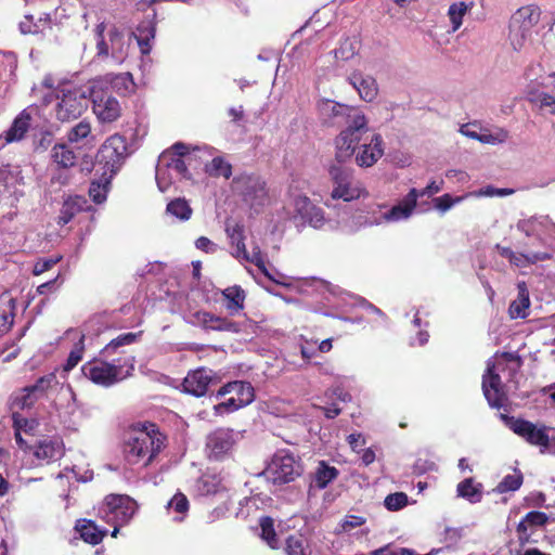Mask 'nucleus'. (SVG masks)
I'll list each match as a JSON object with an SVG mask.
<instances>
[{
	"instance_id": "9d476101",
	"label": "nucleus",
	"mask_w": 555,
	"mask_h": 555,
	"mask_svg": "<svg viewBox=\"0 0 555 555\" xmlns=\"http://www.w3.org/2000/svg\"><path fill=\"white\" fill-rule=\"evenodd\" d=\"M300 466L294 456L287 453L275 454L267 468V475L274 485L292 482L300 476Z\"/></svg>"
},
{
	"instance_id": "2f4dec72",
	"label": "nucleus",
	"mask_w": 555,
	"mask_h": 555,
	"mask_svg": "<svg viewBox=\"0 0 555 555\" xmlns=\"http://www.w3.org/2000/svg\"><path fill=\"white\" fill-rule=\"evenodd\" d=\"M77 529L80 532L81 539L91 545L100 544L107 534L106 529L101 530L92 520L85 519L83 524Z\"/></svg>"
},
{
	"instance_id": "c85d7f7f",
	"label": "nucleus",
	"mask_w": 555,
	"mask_h": 555,
	"mask_svg": "<svg viewBox=\"0 0 555 555\" xmlns=\"http://www.w3.org/2000/svg\"><path fill=\"white\" fill-rule=\"evenodd\" d=\"M547 520L548 517L544 512L531 511L527 513L516 528V531L519 534V539L528 540V527H541L544 526Z\"/></svg>"
},
{
	"instance_id": "aec40b11",
	"label": "nucleus",
	"mask_w": 555,
	"mask_h": 555,
	"mask_svg": "<svg viewBox=\"0 0 555 555\" xmlns=\"http://www.w3.org/2000/svg\"><path fill=\"white\" fill-rule=\"evenodd\" d=\"M227 393H232L237 399L238 404H242L243 406L253 402L255 398L251 384L243 380L230 382L222 386L218 391L219 396H224Z\"/></svg>"
},
{
	"instance_id": "c03bdc74",
	"label": "nucleus",
	"mask_w": 555,
	"mask_h": 555,
	"mask_svg": "<svg viewBox=\"0 0 555 555\" xmlns=\"http://www.w3.org/2000/svg\"><path fill=\"white\" fill-rule=\"evenodd\" d=\"M551 258V254L548 253H529V254H516L515 258L509 259V262L517 266L524 267L527 264H534L539 261H544Z\"/></svg>"
},
{
	"instance_id": "e433bc0d",
	"label": "nucleus",
	"mask_w": 555,
	"mask_h": 555,
	"mask_svg": "<svg viewBox=\"0 0 555 555\" xmlns=\"http://www.w3.org/2000/svg\"><path fill=\"white\" fill-rule=\"evenodd\" d=\"M166 211L181 221L191 218L193 209L185 198H175L167 204Z\"/></svg>"
},
{
	"instance_id": "20e7f679",
	"label": "nucleus",
	"mask_w": 555,
	"mask_h": 555,
	"mask_svg": "<svg viewBox=\"0 0 555 555\" xmlns=\"http://www.w3.org/2000/svg\"><path fill=\"white\" fill-rule=\"evenodd\" d=\"M346 126V129L340 131L335 139V158L338 163H345L354 154L356 147L362 141L363 134L369 130L367 120L360 112L354 114Z\"/></svg>"
},
{
	"instance_id": "13d9d810",
	"label": "nucleus",
	"mask_w": 555,
	"mask_h": 555,
	"mask_svg": "<svg viewBox=\"0 0 555 555\" xmlns=\"http://www.w3.org/2000/svg\"><path fill=\"white\" fill-rule=\"evenodd\" d=\"M61 260V257H50V258H41L39 259L33 269L34 275H40L49 270H51L59 261Z\"/></svg>"
},
{
	"instance_id": "680f3d73",
	"label": "nucleus",
	"mask_w": 555,
	"mask_h": 555,
	"mask_svg": "<svg viewBox=\"0 0 555 555\" xmlns=\"http://www.w3.org/2000/svg\"><path fill=\"white\" fill-rule=\"evenodd\" d=\"M294 206H295L296 212L302 218L306 214H308V210L313 209V207L315 205L311 202V199L309 197L304 195V196H297L295 198Z\"/></svg>"
},
{
	"instance_id": "a19ab883",
	"label": "nucleus",
	"mask_w": 555,
	"mask_h": 555,
	"mask_svg": "<svg viewBox=\"0 0 555 555\" xmlns=\"http://www.w3.org/2000/svg\"><path fill=\"white\" fill-rule=\"evenodd\" d=\"M259 526L261 529V539L266 541L271 548H278V535L274 529L273 519L270 516H263L259 520Z\"/></svg>"
},
{
	"instance_id": "79ce46f5",
	"label": "nucleus",
	"mask_w": 555,
	"mask_h": 555,
	"mask_svg": "<svg viewBox=\"0 0 555 555\" xmlns=\"http://www.w3.org/2000/svg\"><path fill=\"white\" fill-rule=\"evenodd\" d=\"M59 385V380L55 373H49L44 376L39 377L34 385L29 386V390L34 391L35 395L39 396V399L47 395V392Z\"/></svg>"
},
{
	"instance_id": "4be33fe9",
	"label": "nucleus",
	"mask_w": 555,
	"mask_h": 555,
	"mask_svg": "<svg viewBox=\"0 0 555 555\" xmlns=\"http://www.w3.org/2000/svg\"><path fill=\"white\" fill-rule=\"evenodd\" d=\"M87 199L81 195H74L67 197L61 207L60 215L57 217V224L63 227L69 223L73 218L80 211L86 210Z\"/></svg>"
},
{
	"instance_id": "a18cd8bd",
	"label": "nucleus",
	"mask_w": 555,
	"mask_h": 555,
	"mask_svg": "<svg viewBox=\"0 0 555 555\" xmlns=\"http://www.w3.org/2000/svg\"><path fill=\"white\" fill-rule=\"evenodd\" d=\"M39 400V396L29 390V386L24 387L21 393L13 399V405L21 410L30 409Z\"/></svg>"
},
{
	"instance_id": "2eb2a0df",
	"label": "nucleus",
	"mask_w": 555,
	"mask_h": 555,
	"mask_svg": "<svg viewBox=\"0 0 555 555\" xmlns=\"http://www.w3.org/2000/svg\"><path fill=\"white\" fill-rule=\"evenodd\" d=\"M92 109L100 122H113L121 116V106L116 98L108 93H94Z\"/></svg>"
},
{
	"instance_id": "69168bd1",
	"label": "nucleus",
	"mask_w": 555,
	"mask_h": 555,
	"mask_svg": "<svg viewBox=\"0 0 555 555\" xmlns=\"http://www.w3.org/2000/svg\"><path fill=\"white\" fill-rule=\"evenodd\" d=\"M195 246L207 254H214L217 251V245L206 236H199L195 241Z\"/></svg>"
},
{
	"instance_id": "49530a36",
	"label": "nucleus",
	"mask_w": 555,
	"mask_h": 555,
	"mask_svg": "<svg viewBox=\"0 0 555 555\" xmlns=\"http://www.w3.org/2000/svg\"><path fill=\"white\" fill-rule=\"evenodd\" d=\"M85 351V335H81L79 340L75 344L73 350L69 352L66 363L63 369L66 372L72 371L82 359Z\"/></svg>"
},
{
	"instance_id": "473e14b6",
	"label": "nucleus",
	"mask_w": 555,
	"mask_h": 555,
	"mask_svg": "<svg viewBox=\"0 0 555 555\" xmlns=\"http://www.w3.org/2000/svg\"><path fill=\"white\" fill-rule=\"evenodd\" d=\"M338 476V469L330 466L325 461H321L314 473L313 482L318 489H324Z\"/></svg>"
},
{
	"instance_id": "f257e3e1",
	"label": "nucleus",
	"mask_w": 555,
	"mask_h": 555,
	"mask_svg": "<svg viewBox=\"0 0 555 555\" xmlns=\"http://www.w3.org/2000/svg\"><path fill=\"white\" fill-rule=\"evenodd\" d=\"M167 437L156 424L149 423L132 429L124 442V457L131 465H150L166 446Z\"/></svg>"
},
{
	"instance_id": "423d86ee",
	"label": "nucleus",
	"mask_w": 555,
	"mask_h": 555,
	"mask_svg": "<svg viewBox=\"0 0 555 555\" xmlns=\"http://www.w3.org/2000/svg\"><path fill=\"white\" fill-rule=\"evenodd\" d=\"M540 10L528 5L518 9L511 17L508 38L514 50H520L540 21Z\"/></svg>"
},
{
	"instance_id": "bb28decb",
	"label": "nucleus",
	"mask_w": 555,
	"mask_h": 555,
	"mask_svg": "<svg viewBox=\"0 0 555 555\" xmlns=\"http://www.w3.org/2000/svg\"><path fill=\"white\" fill-rule=\"evenodd\" d=\"M31 122V115L23 109L13 120L11 127L5 131L7 142L21 141L28 131Z\"/></svg>"
},
{
	"instance_id": "72a5a7b5",
	"label": "nucleus",
	"mask_w": 555,
	"mask_h": 555,
	"mask_svg": "<svg viewBox=\"0 0 555 555\" xmlns=\"http://www.w3.org/2000/svg\"><path fill=\"white\" fill-rule=\"evenodd\" d=\"M34 455L38 460L51 461L61 455L60 444L56 440L44 439L38 441L34 450Z\"/></svg>"
},
{
	"instance_id": "bf43d9fd",
	"label": "nucleus",
	"mask_w": 555,
	"mask_h": 555,
	"mask_svg": "<svg viewBox=\"0 0 555 555\" xmlns=\"http://www.w3.org/2000/svg\"><path fill=\"white\" fill-rule=\"evenodd\" d=\"M366 522L365 517L358 515H347L340 522V529L344 532H348L357 527H361Z\"/></svg>"
},
{
	"instance_id": "f704fd0d",
	"label": "nucleus",
	"mask_w": 555,
	"mask_h": 555,
	"mask_svg": "<svg viewBox=\"0 0 555 555\" xmlns=\"http://www.w3.org/2000/svg\"><path fill=\"white\" fill-rule=\"evenodd\" d=\"M205 171L214 178L229 179L232 176V165L224 157L216 156L206 165Z\"/></svg>"
},
{
	"instance_id": "f3484780",
	"label": "nucleus",
	"mask_w": 555,
	"mask_h": 555,
	"mask_svg": "<svg viewBox=\"0 0 555 555\" xmlns=\"http://www.w3.org/2000/svg\"><path fill=\"white\" fill-rule=\"evenodd\" d=\"M383 139L380 134H374L369 143H363L356 154V163L360 167H372L383 156Z\"/></svg>"
},
{
	"instance_id": "f03ea898",
	"label": "nucleus",
	"mask_w": 555,
	"mask_h": 555,
	"mask_svg": "<svg viewBox=\"0 0 555 555\" xmlns=\"http://www.w3.org/2000/svg\"><path fill=\"white\" fill-rule=\"evenodd\" d=\"M134 370L133 359H120L109 363L101 359H93L86 362L82 367V374L93 384L103 387H109L119 380L131 375Z\"/></svg>"
},
{
	"instance_id": "58836bf2",
	"label": "nucleus",
	"mask_w": 555,
	"mask_h": 555,
	"mask_svg": "<svg viewBox=\"0 0 555 555\" xmlns=\"http://www.w3.org/2000/svg\"><path fill=\"white\" fill-rule=\"evenodd\" d=\"M39 423L35 418L23 417L20 413L12 414V427L14 431L24 433L27 436H35Z\"/></svg>"
},
{
	"instance_id": "a878e982",
	"label": "nucleus",
	"mask_w": 555,
	"mask_h": 555,
	"mask_svg": "<svg viewBox=\"0 0 555 555\" xmlns=\"http://www.w3.org/2000/svg\"><path fill=\"white\" fill-rule=\"evenodd\" d=\"M518 295L508 307V314L511 319H525L528 317V310L530 307L529 291L525 282H520L517 285Z\"/></svg>"
},
{
	"instance_id": "3c124183",
	"label": "nucleus",
	"mask_w": 555,
	"mask_h": 555,
	"mask_svg": "<svg viewBox=\"0 0 555 555\" xmlns=\"http://www.w3.org/2000/svg\"><path fill=\"white\" fill-rule=\"evenodd\" d=\"M109 177L105 179V183L99 181H92L89 188V196L96 204H101L106 199L107 184L109 183Z\"/></svg>"
},
{
	"instance_id": "ddd939ff",
	"label": "nucleus",
	"mask_w": 555,
	"mask_h": 555,
	"mask_svg": "<svg viewBox=\"0 0 555 555\" xmlns=\"http://www.w3.org/2000/svg\"><path fill=\"white\" fill-rule=\"evenodd\" d=\"M482 391L488 403L501 409L506 401V395L500 375L495 372V364L488 362L487 371L482 376Z\"/></svg>"
},
{
	"instance_id": "09e8293b",
	"label": "nucleus",
	"mask_w": 555,
	"mask_h": 555,
	"mask_svg": "<svg viewBox=\"0 0 555 555\" xmlns=\"http://www.w3.org/2000/svg\"><path fill=\"white\" fill-rule=\"evenodd\" d=\"M246 261L254 263L260 272L270 281L276 282L266 266L263 255L258 246L253 248L251 255L247 254L244 258Z\"/></svg>"
},
{
	"instance_id": "7ed1b4c3",
	"label": "nucleus",
	"mask_w": 555,
	"mask_h": 555,
	"mask_svg": "<svg viewBox=\"0 0 555 555\" xmlns=\"http://www.w3.org/2000/svg\"><path fill=\"white\" fill-rule=\"evenodd\" d=\"M137 509V502L129 495L112 493L104 498L99 507V516L105 522L114 526L111 535L116 538L119 528L127 525L132 519Z\"/></svg>"
},
{
	"instance_id": "e2e57ef3",
	"label": "nucleus",
	"mask_w": 555,
	"mask_h": 555,
	"mask_svg": "<svg viewBox=\"0 0 555 555\" xmlns=\"http://www.w3.org/2000/svg\"><path fill=\"white\" fill-rule=\"evenodd\" d=\"M53 142V133L50 131H43L40 133L39 139L35 142L36 151H47Z\"/></svg>"
},
{
	"instance_id": "8fccbe9b",
	"label": "nucleus",
	"mask_w": 555,
	"mask_h": 555,
	"mask_svg": "<svg viewBox=\"0 0 555 555\" xmlns=\"http://www.w3.org/2000/svg\"><path fill=\"white\" fill-rule=\"evenodd\" d=\"M528 100L531 103H539L541 108H548L551 114H555V96L546 92H529Z\"/></svg>"
},
{
	"instance_id": "0eeeda50",
	"label": "nucleus",
	"mask_w": 555,
	"mask_h": 555,
	"mask_svg": "<svg viewBox=\"0 0 555 555\" xmlns=\"http://www.w3.org/2000/svg\"><path fill=\"white\" fill-rule=\"evenodd\" d=\"M328 175L333 182V190L331 197L333 199H343L344 202H351L367 195V192L359 181H356L352 172L339 165H332L328 169Z\"/></svg>"
},
{
	"instance_id": "f8f14e48",
	"label": "nucleus",
	"mask_w": 555,
	"mask_h": 555,
	"mask_svg": "<svg viewBox=\"0 0 555 555\" xmlns=\"http://www.w3.org/2000/svg\"><path fill=\"white\" fill-rule=\"evenodd\" d=\"M235 434L233 429L219 427L208 434L206 438V450L208 457L220 461L228 456L235 444Z\"/></svg>"
},
{
	"instance_id": "4c0bfd02",
	"label": "nucleus",
	"mask_w": 555,
	"mask_h": 555,
	"mask_svg": "<svg viewBox=\"0 0 555 555\" xmlns=\"http://www.w3.org/2000/svg\"><path fill=\"white\" fill-rule=\"evenodd\" d=\"M285 555H311L309 547L301 534H291L285 540Z\"/></svg>"
},
{
	"instance_id": "774afa93",
	"label": "nucleus",
	"mask_w": 555,
	"mask_h": 555,
	"mask_svg": "<svg viewBox=\"0 0 555 555\" xmlns=\"http://www.w3.org/2000/svg\"><path fill=\"white\" fill-rule=\"evenodd\" d=\"M170 167L184 178L191 177L188 166H186L185 162L183 160V158H180V157L173 158L170 164Z\"/></svg>"
},
{
	"instance_id": "c9c22d12",
	"label": "nucleus",
	"mask_w": 555,
	"mask_h": 555,
	"mask_svg": "<svg viewBox=\"0 0 555 555\" xmlns=\"http://www.w3.org/2000/svg\"><path fill=\"white\" fill-rule=\"evenodd\" d=\"M106 80L118 93L127 94L134 90V81L130 73L107 74Z\"/></svg>"
},
{
	"instance_id": "412c9836",
	"label": "nucleus",
	"mask_w": 555,
	"mask_h": 555,
	"mask_svg": "<svg viewBox=\"0 0 555 555\" xmlns=\"http://www.w3.org/2000/svg\"><path fill=\"white\" fill-rule=\"evenodd\" d=\"M52 163L60 169H69L77 164V155L67 142L55 143L50 153Z\"/></svg>"
},
{
	"instance_id": "5fc2aeb1",
	"label": "nucleus",
	"mask_w": 555,
	"mask_h": 555,
	"mask_svg": "<svg viewBox=\"0 0 555 555\" xmlns=\"http://www.w3.org/2000/svg\"><path fill=\"white\" fill-rule=\"evenodd\" d=\"M168 507L172 508L178 514L184 515L189 511L190 503L183 493L177 492L168 502Z\"/></svg>"
},
{
	"instance_id": "6ab92c4d",
	"label": "nucleus",
	"mask_w": 555,
	"mask_h": 555,
	"mask_svg": "<svg viewBox=\"0 0 555 555\" xmlns=\"http://www.w3.org/2000/svg\"><path fill=\"white\" fill-rule=\"evenodd\" d=\"M66 140L67 143L74 144L78 147H93L96 142V138L92 132L91 122L88 119H82L76 125H74L66 132Z\"/></svg>"
},
{
	"instance_id": "39448f33",
	"label": "nucleus",
	"mask_w": 555,
	"mask_h": 555,
	"mask_svg": "<svg viewBox=\"0 0 555 555\" xmlns=\"http://www.w3.org/2000/svg\"><path fill=\"white\" fill-rule=\"evenodd\" d=\"M128 155L127 140L119 133L108 137L96 153V164L102 166L103 176L112 178L121 167Z\"/></svg>"
},
{
	"instance_id": "4d7b16f0",
	"label": "nucleus",
	"mask_w": 555,
	"mask_h": 555,
	"mask_svg": "<svg viewBox=\"0 0 555 555\" xmlns=\"http://www.w3.org/2000/svg\"><path fill=\"white\" fill-rule=\"evenodd\" d=\"M541 225V222L537 218H529L520 220L517 223V229L525 233L527 236H535L538 235V228Z\"/></svg>"
},
{
	"instance_id": "c756f323",
	"label": "nucleus",
	"mask_w": 555,
	"mask_h": 555,
	"mask_svg": "<svg viewBox=\"0 0 555 555\" xmlns=\"http://www.w3.org/2000/svg\"><path fill=\"white\" fill-rule=\"evenodd\" d=\"M140 47L142 54L151 52V40L155 37V25L151 21H143L137 27V33L133 34Z\"/></svg>"
},
{
	"instance_id": "5701e85b",
	"label": "nucleus",
	"mask_w": 555,
	"mask_h": 555,
	"mask_svg": "<svg viewBox=\"0 0 555 555\" xmlns=\"http://www.w3.org/2000/svg\"><path fill=\"white\" fill-rule=\"evenodd\" d=\"M350 83L357 89L362 100L372 102L377 93L378 87L375 78L363 76L361 73H352L349 77Z\"/></svg>"
},
{
	"instance_id": "7c9ffc66",
	"label": "nucleus",
	"mask_w": 555,
	"mask_h": 555,
	"mask_svg": "<svg viewBox=\"0 0 555 555\" xmlns=\"http://www.w3.org/2000/svg\"><path fill=\"white\" fill-rule=\"evenodd\" d=\"M457 495L468 500L470 503L480 502L482 499V485L476 483L474 478H465L456 487Z\"/></svg>"
},
{
	"instance_id": "052dcab7",
	"label": "nucleus",
	"mask_w": 555,
	"mask_h": 555,
	"mask_svg": "<svg viewBox=\"0 0 555 555\" xmlns=\"http://www.w3.org/2000/svg\"><path fill=\"white\" fill-rule=\"evenodd\" d=\"M225 232L232 245L236 242L245 241L244 227L240 223L227 224Z\"/></svg>"
},
{
	"instance_id": "de8ad7c7",
	"label": "nucleus",
	"mask_w": 555,
	"mask_h": 555,
	"mask_svg": "<svg viewBox=\"0 0 555 555\" xmlns=\"http://www.w3.org/2000/svg\"><path fill=\"white\" fill-rule=\"evenodd\" d=\"M467 4L463 1L452 3L449 8L448 15L452 24L453 30H457L462 23H463V16L467 12Z\"/></svg>"
},
{
	"instance_id": "338daca9",
	"label": "nucleus",
	"mask_w": 555,
	"mask_h": 555,
	"mask_svg": "<svg viewBox=\"0 0 555 555\" xmlns=\"http://www.w3.org/2000/svg\"><path fill=\"white\" fill-rule=\"evenodd\" d=\"M240 408H243L242 404H238V401L237 399L232 396L231 398H229L228 400H225L224 402H221L219 403L218 405L215 406V410L217 412H233Z\"/></svg>"
},
{
	"instance_id": "1a4fd4ad",
	"label": "nucleus",
	"mask_w": 555,
	"mask_h": 555,
	"mask_svg": "<svg viewBox=\"0 0 555 555\" xmlns=\"http://www.w3.org/2000/svg\"><path fill=\"white\" fill-rule=\"evenodd\" d=\"M232 188L250 206L261 204L267 197L266 182L257 175L236 176L232 181Z\"/></svg>"
},
{
	"instance_id": "393cba45",
	"label": "nucleus",
	"mask_w": 555,
	"mask_h": 555,
	"mask_svg": "<svg viewBox=\"0 0 555 555\" xmlns=\"http://www.w3.org/2000/svg\"><path fill=\"white\" fill-rule=\"evenodd\" d=\"M418 198L417 190L411 189L404 198L403 204L393 206L389 211L384 214L386 221H398L408 218L416 206Z\"/></svg>"
},
{
	"instance_id": "dca6fc26",
	"label": "nucleus",
	"mask_w": 555,
	"mask_h": 555,
	"mask_svg": "<svg viewBox=\"0 0 555 555\" xmlns=\"http://www.w3.org/2000/svg\"><path fill=\"white\" fill-rule=\"evenodd\" d=\"M194 323L206 331L238 333L240 324L225 317L216 315L208 311H196L193 314Z\"/></svg>"
},
{
	"instance_id": "9b49d317",
	"label": "nucleus",
	"mask_w": 555,
	"mask_h": 555,
	"mask_svg": "<svg viewBox=\"0 0 555 555\" xmlns=\"http://www.w3.org/2000/svg\"><path fill=\"white\" fill-rule=\"evenodd\" d=\"M318 111L323 124L331 127L345 126L349 124L354 114L359 113L351 106L332 100H321L318 103Z\"/></svg>"
},
{
	"instance_id": "cd10ccee",
	"label": "nucleus",
	"mask_w": 555,
	"mask_h": 555,
	"mask_svg": "<svg viewBox=\"0 0 555 555\" xmlns=\"http://www.w3.org/2000/svg\"><path fill=\"white\" fill-rule=\"evenodd\" d=\"M15 310V299L0 297V336L8 333L13 326Z\"/></svg>"
},
{
	"instance_id": "a211bd4d",
	"label": "nucleus",
	"mask_w": 555,
	"mask_h": 555,
	"mask_svg": "<svg viewBox=\"0 0 555 555\" xmlns=\"http://www.w3.org/2000/svg\"><path fill=\"white\" fill-rule=\"evenodd\" d=\"M211 372L201 367L188 374L182 386L185 392L195 397H202L208 391L211 382Z\"/></svg>"
},
{
	"instance_id": "864d4df0",
	"label": "nucleus",
	"mask_w": 555,
	"mask_h": 555,
	"mask_svg": "<svg viewBox=\"0 0 555 555\" xmlns=\"http://www.w3.org/2000/svg\"><path fill=\"white\" fill-rule=\"evenodd\" d=\"M302 219L315 229L321 228L325 222L324 211L318 206H314L311 210L309 209Z\"/></svg>"
},
{
	"instance_id": "0e129e2a",
	"label": "nucleus",
	"mask_w": 555,
	"mask_h": 555,
	"mask_svg": "<svg viewBox=\"0 0 555 555\" xmlns=\"http://www.w3.org/2000/svg\"><path fill=\"white\" fill-rule=\"evenodd\" d=\"M20 29L22 34H39L42 33L43 29H40L37 24L33 23V16H25V20L20 23Z\"/></svg>"
},
{
	"instance_id": "4468645a",
	"label": "nucleus",
	"mask_w": 555,
	"mask_h": 555,
	"mask_svg": "<svg viewBox=\"0 0 555 555\" xmlns=\"http://www.w3.org/2000/svg\"><path fill=\"white\" fill-rule=\"evenodd\" d=\"M509 428L530 444L543 448H547L550 446L546 426L538 428L533 423L527 420L511 417Z\"/></svg>"
},
{
	"instance_id": "6e6d98bb",
	"label": "nucleus",
	"mask_w": 555,
	"mask_h": 555,
	"mask_svg": "<svg viewBox=\"0 0 555 555\" xmlns=\"http://www.w3.org/2000/svg\"><path fill=\"white\" fill-rule=\"evenodd\" d=\"M463 196L452 197L450 194H443L439 197L434 198L435 207L441 212H446L449 210L454 204L461 203L463 201Z\"/></svg>"
},
{
	"instance_id": "b1692460",
	"label": "nucleus",
	"mask_w": 555,
	"mask_h": 555,
	"mask_svg": "<svg viewBox=\"0 0 555 555\" xmlns=\"http://www.w3.org/2000/svg\"><path fill=\"white\" fill-rule=\"evenodd\" d=\"M221 294L224 299V307L230 315H236L244 309L246 294L240 285L229 286Z\"/></svg>"
},
{
	"instance_id": "37998d69",
	"label": "nucleus",
	"mask_w": 555,
	"mask_h": 555,
	"mask_svg": "<svg viewBox=\"0 0 555 555\" xmlns=\"http://www.w3.org/2000/svg\"><path fill=\"white\" fill-rule=\"evenodd\" d=\"M142 335V332L138 333H124L118 335L116 338L112 339L102 350L103 353L109 354L115 351L117 348L126 345H131L138 340V338Z\"/></svg>"
},
{
	"instance_id": "ea45409f",
	"label": "nucleus",
	"mask_w": 555,
	"mask_h": 555,
	"mask_svg": "<svg viewBox=\"0 0 555 555\" xmlns=\"http://www.w3.org/2000/svg\"><path fill=\"white\" fill-rule=\"evenodd\" d=\"M524 482V475L519 469H515L514 474L504 476V478L495 487L498 493H506L518 490Z\"/></svg>"
},
{
	"instance_id": "6e6552de",
	"label": "nucleus",
	"mask_w": 555,
	"mask_h": 555,
	"mask_svg": "<svg viewBox=\"0 0 555 555\" xmlns=\"http://www.w3.org/2000/svg\"><path fill=\"white\" fill-rule=\"evenodd\" d=\"M62 95L55 106V117L62 122L70 121L80 117L87 109V98L79 90H62Z\"/></svg>"
},
{
	"instance_id": "603ef678",
	"label": "nucleus",
	"mask_w": 555,
	"mask_h": 555,
	"mask_svg": "<svg viewBox=\"0 0 555 555\" xmlns=\"http://www.w3.org/2000/svg\"><path fill=\"white\" fill-rule=\"evenodd\" d=\"M408 495L403 492L390 493L385 498L384 505L388 511H399L406 506Z\"/></svg>"
}]
</instances>
